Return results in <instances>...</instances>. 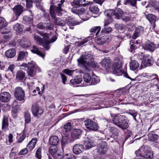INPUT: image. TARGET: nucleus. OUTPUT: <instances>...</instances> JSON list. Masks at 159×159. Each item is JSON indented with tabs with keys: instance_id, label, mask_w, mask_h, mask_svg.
<instances>
[{
	"instance_id": "nucleus-51",
	"label": "nucleus",
	"mask_w": 159,
	"mask_h": 159,
	"mask_svg": "<svg viewBox=\"0 0 159 159\" xmlns=\"http://www.w3.org/2000/svg\"><path fill=\"white\" fill-rule=\"evenodd\" d=\"M115 11L113 10H107L104 12V14L109 17H111L114 15Z\"/></svg>"
},
{
	"instance_id": "nucleus-16",
	"label": "nucleus",
	"mask_w": 159,
	"mask_h": 159,
	"mask_svg": "<svg viewBox=\"0 0 159 159\" xmlns=\"http://www.w3.org/2000/svg\"><path fill=\"white\" fill-rule=\"evenodd\" d=\"M11 98V95L9 92H4L0 94V100L3 102H8Z\"/></svg>"
},
{
	"instance_id": "nucleus-20",
	"label": "nucleus",
	"mask_w": 159,
	"mask_h": 159,
	"mask_svg": "<svg viewBox=\"0 0 159 159\" xmlns=\"http://www.w3.org/2000/svg\"><path fill=\"white\" fill-rule=\"evenodd\" d=\"M143 47L144 49L152 52L157 48V45L154 44L153 43L149 42L144 45Z\"/></svg>"
},
{
	"instance_id": "nucleus-9",
	"label": "nucleus",
	"mask_w": 159,
	"mask_h": 159,
	"mask_svg": "<svg viewBox=\"0 0 159 159\" xmlns=\"http://www.w3.org/2000/svg\"><path fill=\"white\" fill-rule=\"evenodd\" d=\"M14 95L16 99L19 101H21L25 100V93L20 87H17L15 89Z\"/></svg>"
},
{
	"instance_id": "nucleus-62",
	"label": "nucleus",
	"mask_w": 159,
	"mask_h": 159,
	"mask_svg": "<svg viewBox=\"0 0 159 159\" xmlns=\"http://www.w3.org/2000/svg\"><path fill=\"white\" fill-rule=\"evenodd\" d=\"M152 6L157 10H158L159 12V2L154 1L152 2Z\"/></svg>"
},
{
	"instance_id": "nucleus-6",
	"label": "nucleus",
	"mask_w": 159,
	"mask_h": 159,
	"mask_svg": "<svg viewBox=\"0 0 159 159\" xmlns=\"http://www.w3.org/2000/svg\"><path fill=\"white\" fill-rule=\"evenodd\" d=\"M93 58V56L91 52H84L82 53L80 58L77 60L78 63L85 65Z\"/></svg>"
},
{
	"instance_id": "nucleus-43",
	"label": "nucleus",
	"mask_w": 159,
	"mask_h": 159,
	"mask_svg": "<svg viewBox=\"0 0 159 159\" xmlns=\"http://www.w3.org/2000/svg\"><path fill=\"white\" fill-rule=\"evenodd\" d=\"M85 65L90 66L95 69H98L99 68V66L98 64L93 61H89V62H88Z\"/></svg>"
},
{
	"instance_id": "nucleus-11",
	"label": "nucleus",
	"mask_w": 159,
	"mask_h": 159,
	"mask_svg": "<svg viewBox=\"0 0 159 159\" xmlns=\"http://www.w3.org/2000/svg\"><path fill=\"white\" fill-rule=\"evenodd\" d=\"M79 11V16L83 21H86L89 20L91 16L90 12L85 11V9L84 8H80Z\"/></svg>"
},
{
	"instance_id": "nucleus-50",
	"label": "nucleus",
	"mask_w": 159,
	"mask_h": 159,
	"mask_svg": "<svg viewBox=\"0 0 159 159\" xmlns=\"http://www.w3.org/2000/svg\"><path fill=\"white\" fill-rule=\"evenodd\" d=\"M83 78L84 81L86 83H90L91 79L92 78L90 75L88 73H85L83 76Z\"/></svg>"
},
{
	"instance_id": "nucleus-41",
	"label": "nucleus",
	"mask_w": 159,
	"mask_h": 159,
	"mask_svg": "<svg viewBox=\"0 0 159 159\" xmlns=\"http://www.w3.org/2000/svg\"><path fill=\"white\" fill-rule=\"evenodd\" d=\"M82 21H78L75 20L73 18L69 19L68 20V23L70 25H79V24L82 23Z\"/></svg>"
},
{
	"instance_id": "nucleus-40",
	"label": "nucleus",
	"mask_w": 159,
	"mask_h": 159,
	"mask_svg": "<svg viewBox=\"0 0 159 159\" xmlns=\"http://www.w3.org/2000/svg\"><path fill=\"white\" fill-rule=\"evenodd\" d=\"M82 80V79L81 77L77 76L75 79L70 80V83L72 85H75L80 83Z\"/></svg>"
},
{
	"instance_id": "nucleus-15",
	"label": "nucleus",
	"mask_w": 159,
	"mask_h": 159,
	"mask_svg": "<svg viewBox=\"0 0 159 159\" xmlns=\"http://www.w3.org/2000/svg\"><path fill=\"white\" fill-rule=\"evenodd\" d=\"M110 40L108 36L104 35L97 38L96 42L98 44L102 45L105 43H108Z\"/></svg>"
},
{
	"instance_id": "nucleus-55",
	"label": "nucleus",
	"mask_w": 159,
	"mask_h": 159,
	"mask_svg": "<svg viewBox=\"0 0 159 159\" xmlns=\"http://www.w3.org/2000/svg\"><path fill=\"white\" fill-rule=\"evenodd\" d=\"M25 124L29 123L31 121V116L28 113H26L25 115Z\"/></svg>"
},
{
	"instance_id": "nucleus-23",
	"label": "nucleus",
	"mask_w": 159,
	"mask_h": 159,
	"mask_svg": "<svg viewBox=\"0 0 159 159\" xmlns=\"http://www.w3.org/2000/svg\"><path fill=\"white\" fill-rule=\"evenodd\" d=\"M18 43L22 47L27 48L31 45L30 42L27 39H19Z\"/></svg>"
},
{
	"instance_id": "nucleus-63",
	"label": "nucleus",
	"mask_w": 159,
	"mask_h": 159,
	"mask_svg": "<svg viewBox=\"0 0 159 159\" xmlns=\"http://www.w3.org/2000/svg\"><path fill=\"white\" fill-rule=\"evenodd\" d=\"M62 159H72V157L70 153H65L63 154Z\"/></svg>"
},
{
	"instance_id": "nucleus-29",
	"label": "nucleus",
	"mask_w": 159,
	"mask_h": 159,
	"mask_svg": "<svg viewBox=\"0 0 159 159\" xmlns=\"http://www.w3.org/2000/svg\"><path fill=\"white\" fill-rule=\"evenodd\" d=\"M59 141V139L56 136H51L49 139V142L52 146H56Z\"/></svg>"
},
{
	"instance_id": "nucleus-27",
	"label": "nucleus",
	"mask_w": 159,
	"mask_h": 159,
	"mask_svg": "<svg viewBox=\"0 0 159 159\" xmlns=\"http://www.w3.org/2000/svg\"><path fill=\"white\" fill-rule=\"evenodd\" d=\"M63 72L65 74L71 76H72L73 75H75V73L79 72L80 73H82L81 70H79L78 69L71 70L68 69H66L63 70Z\"/></svg>"
},
{
	"instance_id": "nucleus-49",
	"label": "nucleus",
	"mask_w": 159,
	"mask_h": 159,
	"mask_svg": "<svg viewBox=\"0 0 159 159\" xmlns=\"http://www.w3.org/2000/svg\"><path fill=\"white\" fill-rule=\"evenodd\" d=\"M42 147H40L39 148L35 153V157L38 159H41L42 156Z\"/></svg>"
},
{
	"instance_id": "nucleus-30",
	"label": "nucleus",
	"mask_w": 159,
	"mask_h": 159,
	"mask_svg": "<svg viewBox=\"0 0 159 159\" xmlns=\"http://www.w3.org/2000/svg\"><path fill=\"white\" fill-rule=\"evenodd\" d=\"M146 75V74L145 73L142 74L141 75H139L134 79H132L131 78L127 73H125L124 74V76L126 78L130 79L132 81H135L137 82L141 80L142 78L145 77Z\"/></svg>"
},
{
	"instance_id": "nucleus-3",
	"label": "nucleus",
	"mask_w": 159,
	"mask_h": 159,
	"mask_svg": "<svg viewBox=\"0 0 159 159\" xmlns=\"http://www.w3.org/2000/svg\"><path fill=\"white\" fill-rule=\"evenodd\" d=\"M135 154L137 157H144L146 159H152L153 157L150 148L147 146H142L139 150L135 152Z\"/></svg>"
},
{
	"instance_id": "nucleus-33",
	"label": "nucleus",
	"mask_w": 159,
	"mask_h": 159,
	"mask_svg": "<svg viewBox=\"0 0 159 159\" xmlns=\"http://www.w3.org/2000/svg\"><path fill=\"white\" fill-rule=\"evenodd\" d=\"M84 144L87 149H89L93 146V142L88 138L85 139L84 141Z\"/></svg>"
},
{
	"instance_id": "nucleus-56",
	"label": "nucleus",
	"mask_w": 159,
	"mask_h": 159,
	"mask_svg": "<svg viewBox=\"0 0 159 159\" xmlns=\"http://www.w3.org/2000/svg\"><path fill=\"white\" fill-rule=\"evenodd\" d=\"M26 135V132L25 130H23L20 134V137L18 140V142L19 143H20L24 139Z\"/></svg>"
},
{
	"instance_id": "nucleus-17",
	"label": "nucleus",
	"mask_w": 159,
	"mask_h": 159,
	"mask_svg": "<svg viewBox=\"0 0 159 159\" xmlns=\"http://www.w3.org/2000/svg\"><path fill=\"white\" fill-rule=\"evenodd\" d=\"M57 148L55 146H52L50 147L49 152L53 157L57 158L55 159H59L61 157V155L57 153Z\"/></svg>"
},
{
	"instance_id": "nucleus-59",
	"label": "nucleus",
	"mask_w": 159,
	"mask_h": 159,
	"mask_svg": "<svg viewBox=\"0 0 159 159\" xmlns=\"http://www.w3.org/2000/svg\"><path fill=\"white\" fill-rule=\"evenodd\" d=\"M112 30V29L110 27H105L102 30V32H104L105 33L107 34L111 32Z\"/></svg>"
},
{
	"instance_id": "nucleus-48",
	"label": "nucleus",
	"mask_w": 159,
	"mask_h": 159,
	"mask_svg": "<svg viewBox=\"0 0 159 159\" xmlns=\"http://www.w3.org/2000/svg\"><path fill=\"white\" fill-rule=\"evenodd\" d=\"M24 22L25 24H29L33 22V19L32 17L28 16H24L23 17Z\"/></svg>"
},
{
	"instance_id": "nucleus-47",
	"label": "nucleus",
	"mask_w": 159,
	"mask_h": 159,
	"mask_svg": "<svg viewBox=\"0 0 159 159\" xmlns=\"http://www.w3.org/2000/svg\"><path fill=\"white\" fill-rule=\"evenodd\" d=\"M25 73L22 71H19L17 72L16 78L18 80H22L25 77Z\"/></svg>"
},
{
	"instance_id": "nucleus-8",
	"label": "nucleus",
	"mask_w": 159,
	"mask_h": 159,
	"mask_svg": "<svg viewBox=\"0 0 159 159\" xmlns=\"http://www.w3.org/2000/svg\"><path fill=\"white\" fill-rule=\"evenodd\" d=\"M107 148V144L105 141H102L97 150L98 158H102L105 156Z\"/></svg>"
},
{
	"instance_id": "nucleus-42",
	"label": "nucleus",
	"mask_w": 159,
	"mask_h": 159,
	"mask_svg": "<svg viewBox=\"0 0 159 159\" xmlns=\"http://www.w3.org/2000/svg\"><path fill=\"white\" fill-rule=\"evenodd\" d=\"M89 9L90 12L95 14H97L99 11V9L98 7L94 5H90Z\"/></svg>"
},
{
	"instance_id": "nucleus-18",
	"label": "nucleus",
	"mask_w": 159,
	"mask_h": 159,
	"mask_svg": "<svg viewBox=\"0 0 159 159\" xmlns=\"http://www.w3.org/2000/svg\"><path fill=\"white\" fill-rule=\"evenodd\" d=\"M84 150V146L81 144H77L73 147V151L76 154H79L82 153Z\"/></svg>"
},
{
	"instance_id": "nucleus-61",
	"label": "nucleus",
	"mask_w": 159,
	"mask_h": 159,
	"mask_svg": "<svg viewBox=\"0 0 159 159\" xmlns=\"http://www.w3.org/2000/svg\"><path fill=\"white\" fill-rule=\"evenodd\" d=\"M137 0H125V4H127V2H129L133 6H135L136 4Z\"/></svg>"
},
{
	"instance_id": "nucleus-36",
	"label": "nucleus",
	"mask_w": 159,
	"mask_h": 159,
	"mask_svg": "<svg viewBox=\"0 0 159 159\" xmlns=\"http://www.w3.org/2000/svg\"><path fill=\"white\" fill-rule=\"evenodd\" d=\"M27 54L26 52H20L19 54L17 60L19 61L23 60L27 56Z\"/></svg>"
},
{
	"instance_id": "nucleus-39",
	"label": "nucleus",
	"mask_w": 159,
	"mask_h": 159,
	"mask_svg": "<svg viewBox=\"0 0 159 159\" xmlns=\"http://www.w3.org/2000/svg\"><path fill=\"white\" fill-rule=\"evenodd\" d=\"M143 28L141 26H139L136 28L134 35V38L135 39L138 37L139 34L143 32Z\"/></svg>"
},
{
	"instance_id": "nucleus-4",
	"label": "nucleus",
	"mask_w": 159,
	"mask_h": 159,
	"mask_svg": "<svg viewBox=\"0 0 159 159\" xmlns=\"http://www.w3.org/2000/svg\"><path fill=\"white\" fill-rule=\"evenodd\" d=\"M113 123L122 129H125L128 127V120L124 116H116L113 118Z\"/></svg>"
},
{
	"instance_id": "nucleus-26",
	"label": "nucleus",
	"mask_w": 159,
	"mask_h": 159,
	"mask_svg": "<svg viewBox=\"0 0 159 159\" xmlns=\"http://www.w3.org/2000/svg\"><path fill=\"white\" fill-rule=\"evenodd\" d=\"M32 52L36 53L41 57L43 58H44L45 56V53L44 52H42L40 50L35 46H34L33 49L31 50Z\"/></svg>"
},
{
	"instance_id": "nucleus-38",
	"label": "nucleus",
	"mask_w": 159,
	"mask_h": 159,
	"mask_svg": "<svg viewBox=\"0 0 159 159\" xmlns=\"http://www.w3.org/2000/svg\"><path fill=\"white\" fill-rule=\"evenodd\" d=\"M114 16L117 19H120L123 14V12L121 9L119 8H117L115 9Z\"/></svg>"
},
{
	"instance_id": "nucleus-45",
	"label": "nucleus",
	"mask_w": 159,
	"mask_h": 159,
	"mask_svg": "<svg viewBox=\"0 0 159 159\" xmlns=\"http://www.w3.org/2000/svg\"><path fill=\"white\" fill-rule=\"evenodd\" d=\"M69 134H65L64 135H62L61 140V144L62 146H64L66 144L68 143V137Z\"/></svg>"
},
{
	"instance_id": "nucleus-52",
	"label": "nucleus",
	"mask_w": 159,
	"mask_h": 159,
	"mask_svg": "<svg viewBox=\"0 0 159 159\" xmlns=\"http://www.w3.org/2000/svg\"><path fill=\"white\" fill-rule=\"evenodd\" d=\"M101 29L100 26H95L92 28L90 30V31L91 32L95 33V35L97 36L100 31Z\"/></svg>"
},
{
	"instance_id": "nucleus-28",
	"label": "nucleus",
	"mask_w": 159,
	"mask_h": 159,
	"mask_svg": "<svg viewBox=\"0 0 159 159\" xmlns=\"http://www.w3.org/2000/svg\"><path fill=\"white\" fill-rule=\"evenodd\" d=\"M82 131L80 129H75L71 132V136L74 139L79 138L81 133Z\"/></svg>"
},
{
	"instance_id": "nucleus-25",
	"label": "nucleus",
	"mask_w": 159,
	"mask_h": 159,
	"mask_svg": "<svg viewBox=\"0 0 159 159\" xmlns=\"http://www.w3.org/2000/svg\"><path fill=\"white\" fill-rule=\"evenodd\" d=\"M16 54V51L14 48L9 49L5 53V56L8 58L13 57L15 56Z\"/></svg>"
},
{
	"instance_id": "nucleus-53",
	"label": "nucleus",
	"mask_w": 159,
	"mask_h": 159,
	"mask_svg": "<svg viewBox=\"0 0 159 159\" xmlns=\"http://www.w3.org/2000/svg\"><path fill=\"white\" fill-rule=\"evenodd\" d=\"M74 3H73L72 4V6H75L71 9V11L73 13L78 14L79 15L80 14L79 11L80 10V8L77 7V6H76L75 4L74 5Z\"/></svg>"
},
{
	"instance_id": "nucleus-64",
	"label": "nucleus",
	"mask_w": 159,
	"mask_h": 159,
	"mask_svg": "<svg viewBox=\"0 0 159 159\" xmlns=\"http://www.w3.org/2000/svg\"><path fill=\"white\" fill-rule=\"evenodd\" d=\"M88 41V40L87 38L83 39V40L80 42H77V46H80L87 43Z\"/></svg>"
},
{
	"instance_id": "nucleus-46",
	"label": "nucleus",
	"mask_w": 159,
	"mask_h": 159,
	"mask_svg": "<svg viewBox=\"0 0 159 159\" xmlns=\"http://www.w3.org/2000/svg\"><path fill=\"white\" fill-rule=\"evenodd\" d=\"M14 29L17 33L21 32L23 30V29L21 25L19 23H17L13 26Z\"/></svg>"
},
{
	"instance_id": "nucleus-1",
	"label": "nucleus",
	"mask_w": 159,
	"mask_h": 159,
	"mask_svg": "<svg viewBox=\"0 0 159 159\" xmlns=\"http://www.w3.org/2000/svg\"><path fill=\"white\" fill-rule=\"evenodd\" d=\"M42 36L43 37V40L36 34L34 35V39L37 44L42 46L47 50H48L50 48L49 44L55 41L57 38V36L55 35L53 36L51 40H49L51 35L47 33L43 34Z\"/></svg>"
},
{
	"instance_id": "nucleus-24",
	"label": "nucleus",
	"mask_w": 159,
	"mask_h": 159,
	"mask_svg": "<svg viewBox=\"0 0 159 159\" xmlns=\"http://www.w3.org/2000/svg\"><path fill=\"white\" fill-rule=\"evenodd\" d=\"M38 140L36 138H33L30 141L27 145V147L30 151H32L35 147Z\"/></svg>"
},
{
	"instance_id": "nucleus-10",
	"label": "nucleus",
	"mask_w": 159,
	"mask_h": 159,
	"mask_svg": "<svg viewBox=\"0 0 159 159\" xmlns=\"http://www.w3.org/2000/svg\"><path fill=\"white\" fill-rule=\"evenodd\" d=\"M84 125L86 128L89 130L97 131L98 129L97 124L93 120L87 119L84 121Z\"/></svg>"
},
{
	"instance_id": "nucleus-2",
	"label": "nucleus",
	"mask_w": 159,
	"mask_h": 159,
	"mask_svg": "<svg viewBox=\"0 0 159 159\" xmlns=\"http://www.w3.org/2000/svg\"><path fill=\"white\" fill-rule=\"evenodd\" d=\"M65 1L64 0H61L59 3L57 4L58 6L52 5L50 9V13L52 18L53 20L54 23L57 25L63 26L64 25V22L63 20L59 18H57L55 16V13H58V15H61L60 12L62 11L61 7Z\"/></svg>"
},
{
	"instance_id": "nucleus-21",
	"label": "nucleus",
	"mask_w": 159,
	"mask_h": 159,
	"mask_svg": "<svg viewBox=\"0 0 159 159\" xmlns=\"http://www.w3.org/2000/svg\"><path fill=\"white\" fill-rule=\"evenodd\" d=\"M92 2L90 1L88 2L86 0H76L73 2V3L76 6H85L87 5H89Z\"/></svg>"
},
{
	"instance_id": "nucleus-14",
	"label": "nucleus",
	"mask_w": 159,
	"mask_h": 159,
	"mask_svg": "<svg viewBox=\"0 0 159 159\" xmlns=\"http://www.w3.org/2000/svg\"><path fill=\"white\" fill-rule=\"evenodd\" d=\"M101 63L102 67L105 70L109 71L111 67V61L108 58L105 57L102 60Z\"/></svg>"
},
{
	"instance_id": "nucleus-37",
	"label": "nucleus",
	"mask_w": 159,
	"mask_h": 159,
	"mask_svg": "<svg viewBox=\"0 0 159 159\" xmlns=\"http://www.w3.org/2000/svg\"><path fill=\"white\" fill-rule=\"evenodd\" d=\"M149 139L150 141H156L158 139V136L157 135L155 134L153 132H151L148 134Z\"/></svg>"
},
{
	"instance_id": "nucleus-22",
	"label": "nucleus",
	"mask_w": 159,
	"mask_h": 159,
	"mask_svg": "<svg viewBox=\"0 0 159 159\" xmlns=\"http://www.w3.org/2000/svg\"><path fill=\"white\" fill-rule=\"evenodd\" d=\"M151 78L152 79V83L150 84V86L155 88H158L157 85L158 84V81L157 78V75L154 74L152 75H149Z\"/></svg>"
},
{
	"instance_id": "nucleus-57",
	"label": "nucleus",
	"mask_w": 159,
	"mask_h": 159,
	"mask_svg": "<svg viewBox=\"0 0 159 159\" xmlns=\"http://www.w3.org/2000/svg\"><path fill=\"white\" fill-rule=\"evenodd\" d=\"M71 128V125L70 122L67 123L64 125V129L65 131L68 134V131H70Z\"/></svg>"
},
{
	"instance_id": "nucleus-19",
	"label": "nucleus",
	"mask_w": 159,
	"mask_h": 159,
	"mask_svg": "<svg viewBox=\"0 0 159 159\" xmlns=\"http://www.w3.org/2000/svg\"><path fill=\"white\" fill-rule=\"evenodd\" d=\"M13 11L15 15L19 16L24 11L23 7L20 5H16L13 8Z\"/></svg>"
},
{
	"instance_id": "nucleus-5",
	"label": "nucleus",
	"mask_w": 159,
	"mask_h": 159,
	"mask_svg": "<svg viewBox=\"0 0 159 159\" xmlns=\"http://www.w3.org/2000/svg\"><path fill=\"white\" fill-rule=\"evenodd\" d=\"M138 58L142 61L141 66H147L152 65L153 63V59L150 55L143 53L138 54Z\"/></svg>"
},
{
	"instance_id": "nucleus-32",
	"label": "nucleus",
	"mask_w": 159,
	"mask_h": 159,
	"mask_svg": "<svg viewBox=\"0 0 159 159\" xmlns=\"http://www.w3.org/2000/svg\"><path fill=\"white\" fill-rule=\"evenodd\" d=\"M8 125V116H4L3 117L2 121V127L3 129H5Z\"/></svg>"
},
{
	"instance_id": "nucleus-13",
	"label": "nucleus",
	"mask_w": 159,
	"mask_h": 159,
	"mask_svg": "<svg viewBox=\"0 0 159 159\" xmlns=\"http://www.w3.org/2000/svg\"><path fill=\"white\" fill-rule=\"evenodd\" d=\"M26 6L27 8H30L32 6V3L33 2L36 3V6L37 7L41 9L43 8V5L41 2V0H26Z\"/></svg>"
},
{
	"instance_id": "nucleus-34",
	"label": "nucleus",
	"mask_w": 159,
	"mask_h": 159,
	"mask_svg": "<svg viewBox=\"0 0 159 159\" xmlns=\"http://www.w3.org/2000/svg\"><path fill=\"white\" fill-rule=\"evenodd\" d=\"M35 68L36 70L40 71V68L37 65L35 62L31 61L28 63V68Z\"/></svg>"
},
{
	"instance_id": "nucleus-60",
	"label": "nucleus",
	"mask_w": 159,
	"mask_h": 159,
	"mask_svg": "<svg viewBox=\"0 0 159 159\" xmlns=\"http://www.w3.org/2000/svg\"><path fill=\"white\" fill-rule=\"evenodd\" d=\"M28 75L31 77H34L35 75L33 70L30 68H28Z\"/></svg>"
},
{
	"instance_id": "nucleus-54",
	"label": "nucleus",
	"mask_w": 159,
	"mask_h": 159,
	"mask_svg": "<svg viewBox=\"0 0 159 159\" xmlns=\"http://www.w3.org/2000/svg\"><path fill=\"white\" fill-rule=\"evenodd\" d=\"M7 25L5 19L2 17H0V29L6 26Z\"/></svg>"
},
{
	"instance_id": "nucleus-31",
	"label": "nucleus",
	"mask_w": 159,
	"mask_h": 159,
	"mask_svg": "<svg viewBox=\"0 0 159 159\" xmlns=\"http://www.w3.org/2000/svg\"><path fill=\"white\" fill-rule=\"evenodd\" d=\"M139 64L136 60L131 61L130 63V68L132 70H135L139 67Z\"/></svg>"
},
{
	"instance_id": "nucleus-58",
	"label": "nucleus",
	"mask_w": 159,
	"mask_h": 159,
	"mask_svg": "<svg viewBox=\"0 0 159 159\" xmlns=\"http://www.w3.org/2000/svg\"><path fill=\"white\" fill-rule=\"evenodd\" d=\"M13 136L12 134H10L6 139V142L7 144L10 145L13 141Z\"/></svg>"
},
{
	"instance_id": "nucleus-35",
	"label": "nucleus",
	"mask_w": 159,
	"mask_h": 159,
	"mask_svg": "<svg viewBox=\"0 0 159 159\" xmlns=\"http://www.w3.org/2000/svg\"><path fill=\"white\" fill-rule=\"evenodd\" d=\"M146 18L151 23H154L156 20V16L152 14H146L145 13Z\"/></svg>"
},
{
	"instance_id": "nucleus-12",
	"label": "nucleus",
	"mask_w": 159,
	"mask_h": 159,
	"mask_svg": "<svg viewBox=\"0 0 159 159\" xmlns=\"http://www.w3.org/2000/svg\"><path fill=\"white\" fill-rule=\"evenodd\" d=\"M32 111L34 116H37L41 115L43 112V109L39 107L36 103H34L32 106Z\"/></svg>"
},
{
	"instance_id": "nucleus-44",
	"label": "nucleus",
	"mask_w": 159,
	"mask_h": 159,
	"mask_svg": "<svg viewBox=\"0 0 159 159\" xmlns=\"http://www.w3.org/2000/svg\"><path fill=\"white\" fill-rule=\"evenodd\" d=\"M90 84L92 85H96L100 82V80L98 77L95 75H93L91 79Z\"/></svg>"
},
{
	"instance_id": "nucleus-7",
	"label": "nucleus",
	"mask_w": 159,
	"mask_h": 159,
	"mask_svg": "<svg viewBox=\"0 0 159 159\" xmlns=\"http://www.w3.org/2000/svg\"><path fill=\"white\" fill-rule=\"evenodd\" d=\"M121 64L120 62H115L112 65L113 72L114 74L117 76H120L126 73L122 70Z\"/></svg>"
}]
</instances>
